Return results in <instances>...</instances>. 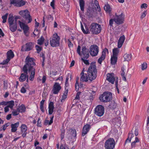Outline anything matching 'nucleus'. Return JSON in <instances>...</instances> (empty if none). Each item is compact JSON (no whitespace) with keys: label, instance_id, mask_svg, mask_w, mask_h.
<instances>
[{"label":"nucleus","instance_id":"obj_37","mask_svg":"<svg viewBox=\"0 0 149 149\" xmlns=\"http://www.w3.org/2000/svg\"><path fill=\"white\" fill-rule=\"evenodd\" d=\"M8 22L9 25L14 24V18L12 16L9 17L8 18Z\"/></svg>","mask_w":149,"mask_h":149},{"label":"nucleus","instance_id":"obj_20","mask_svg":"<svg viewBox=\"0 0 149 149\" xmlns=\"http://www.w3.org/2000/svg\"><path fill=\"white\" fill-rule=\"evenodd\" d=\"M125 40V37L124 35L120 37L118 40V48H121Z\"/></svg>","mask_w":149,"mask_h":149},{"label":"nucleus","instance_id":"obj_57","mask_svg":"<svg viewBox=\"0 0 149 149\" xmlns=\"http://www.w3.org/2000/svg\"><path fill=\"white\" fill-rule=\"evenodd\" d=\"M113 21H114V19H110L109 21V25L111 26H113Z\"/></svg>","mask_w":149,"mask_h":149},{"label":"nucleus","instance_id":"obj_29","mask_svg":"<svg viewBox=\"0 0 149 149\" xmlns=\"http://www.w3.org/2000/svg\"><path fill=\"white\" fill-rule=\"evenodd\" d=\"M79 4L81 10L84 11L85 5L84 1V0H79Z\"/></svg>","mask_w":149,"mask_h":149},{"label":"nucleus","instance_id":"obj_13","mask_svg":"<svg viewBox=\"0 0 149 149\" xmlns=\"http://www.w3.org/2000/svg\"><path fill=\"white\" fill-rule=\"evenodd\" d=\"M90 51L89 49L87 48L85 46H83L82 47L81 55H83V58L84 59H87L89 57V53Z\"/></svg>","mask_w":149,"mask_h":149},{"label":"nucleus","instance_id":"obj_30","mask_svg":"<svg viewBox=\"0 0 149 149\" xmlns=\"http://www.w3.org/2000/svg\"><path fill=\"white\" fill-rule=\"evenodd\" d=\"M109 108L113 109H115L116 107V104L115 102L113 101L109 105Z\"/></svg>","mask_w":149,"mask_h":149},{"label":"nucleus","instance_id":"obj_60","mask_svg":"<svg viewBox=\"0 0 149 149\" xmlns=\"http://www.w3.org/2000/svg\"><path fill=\"white\" fill-rule=\"evenodd\" d=\"M26 89L24 87H22L20 90V91L22 93H24L26 92Z\"/></svg>","mask_w":149,"mask_h":149},{"label":"nucleus","instance_id":"obj_24","mask_svg":"<svg viewBox=\"0 0 149 149\" xmlns=\"http://www.w3.org/2000/svg\"><path fill=\"white\" fill-rule=\"evenodd\" d=\"M132 55L131 54H125L123 56L124 61L128 62L131 59Z\"/></svg>","mask_w":149,"mask_h":149},{"label":"nucleus","instance_id":"obj_16","mask_svg":"<svg viewBox=\"0 0 149 149\" xmlns=\"http://www.w3.org/2000/svg\"><path fill=\"white\" fill-rule=\"evenodd\" d=\"M19 16H16L15 17L14 24L9 25V29L12 32H15L17 29V19H19Z\"/></svg>","mask_w":149,"mask_h":149},{"label":"nucleus","instance_id":"obj_25","mask_svg":"<svg viewBox=\"0 0 149 149\" xmlns=\"http://www.w3.org/2000/svg\"><path fill=\"white\" fill-rule=\"evenodd\" d=\"M27 76V77H28V76L27 74L23 73H22L19 78V81L21 82H23L25 81L26 79Z\"/></svg>","mask_w":149,"mask_h":149},{"label":"nucleus","instance_id":"obj_51","mask_svg":"<svg viewBox=\"0 0 149 149\" xmlns=\"http://www.w3.org/2000/svg\"><path fill=\"white\" fill-rule=\"evenodd\" d=\"M48 108L54 109V103L52 102H50L49 104Z\"/></svg>","mask_w":149,"mask_h":149},{"label":"nucleus","instance_id":"obj_3","mask_svg":"<svg viewBox=\"0 0 149 149\" xmlns=\"http://www.w3.org/2000/svg\"><path fill=\"white\" fill-rule=\"evenodd\" d=\"M60 37L56 33L53 34L52 37L50 38V44L51 46L54 47L58 46L59 45Z\"/></svg>","mask_w":149,"mask_h":149},{"label":"nucleus","instance_id":"obj_46","mask_svg":"<svg viewBox=\"0 0 149 149\" xmlns=\"http://www.w3.org/2000/svg\"><path fill=\"white\" fill-rule=\"evenodd\" d=\"M22 70L25 74L27 75L28 70L27 68V66H24Z\"/></svg>","mask_w":149,"mask_h":149},{"label":"nucleus","instance_id":"obj_54","mask_svg":"<svg viewBox=\"0 0 149 149\" xmlns=\"http://www.w3.org/2000/svg\"><path fill=\"white\" fill-rule=\"evenodd\" d=\"M9 123H7L2 126L3 130V131H5L6 130V127L9 126Z\"/></svg>","mask_w":149,"mask_h":149},{"label":"nucleus","instance_id":"obj_39","mask_svg":"<svg viewBox=\"0 0 149 149\" xmlns=\"http://www.w3.org/2000/svg\"><path fill=\"white\" fill-rule=\"evenodd\" d=\"M27 127L25 124H22L21 126V132H23L26 131L27 130Z\"/></svg>","mask_w":149,"mask_h":149},{"label":"nucleus","instance_id":"obj_19","mask_svg":"<svg viewBox=\"0 0 149 149\" xmlns=\"http://www.w3.org/2000/svg\"><path fill=\"white\" fill-rule=\"evenodd\" d=\"M84 68H83L82 72L81 73V76L80 78V81H81L87 82L88 81V78L87 77V75L86 74H84Z\"/></svg>","mask_w":149,"mask_h":149},{"label":"nucleus","instance_id":"obj_49","mask_svg":"<svg viewBox=\"0 0 149 149\" xmlns=\"http://www.w3.org/2000/svg\"><path fill=\"white\" fill-rule=\"evenodd\" d=\"M82 61L86 65H89V63L88 61V60H85V59H84L83 58H81Z\"/></svg>","mask_w":149,"mask_h":149},{"label":"nucleus","instance_id":"obj_11","mask_svg":"<svg viewBox=\"0 0 149 149\" xmlns=\"http://www.w3.org/2000/svg\"><path fill=\"white\" fill-rule=\"evenodd\" d=\"M34 44L33 42H30L26 43L25 45L22 47V51H29L33 48Z\"/></svg>","mask_w":149,"mask_h":149},{"label":"nucleus","instance_id":"obj_47","mask_svg":"<svg viewBox=\"0 0 149 149\" xmlns=\"http://www.w3.org/2000/svg\"><path fill=\"white\" fill-rule=\"evenodd\" d=\"M81 47L80 45H78V46L77 52V53L80 56H81Z\"/></svg>","mask_w":149,"mask_h":149},{"label":"nucleus","instance_id":"obj_55","mask_svg":"<svg viewBox=\"0 0 149 149\" xmlns=\"http://www.w3.org/2000/svg\"><path fill=\"white\" fill-rule=\"evenodd\" d=\"M37 125L39 127H41V121L40 118H39L38 120Z\"/></svg>","mask_w":149,"mask_h":149},{"label":"nucleus","instance_id":"obj_26","mask_svg":"<svg viewBox=\"0 0 149 149\" xmlns=\"http://www.w3.org/2000/svg\"><path fill=\"white\" fill-rule=\"evenodd\" d=\"M26 14L24 18H25L26 20H28V23H29L31 22L32 19L29 11H27Z\"/></svg>","mask_w":149,"mask_h":149},{"label":"nucleus","instance_id":"obj_31","mask_svg":"<svg viewBox=\"0 0 149 149\" xmlns=\"http://www.w3.org/2000/svg\"><path fill=\"white\" fill-rule=\"evenodd\" d=\"M119 50L117 48H115L113 50V56L118 57V55L119 53Z\"/></svg>","mask_w":149,"mask_h":149},{"label":"nucleus","instance_id":"obj_53","mask_svg":"<svg viewBox=\"0 0 149 149\" xmlns=\"http://www.w3.org/2000/svg\"><path fill=\"white\" fill-rule=\"evenodd\" d=\"M65 91L64 92V93L63 96L67 97L68 93V88H65Z\"/></svg>","mask_w":149,"mask_h":149},{"label":"nucleus","instance_id":"obj_9","mask_svg":"<svg viewBox=\"0 0 149 149\" xmlns=\"http://www.w3.org/2000/svg\"><path fill=\"white\" fill-rule=\"evenodd\" d=\"M10 4L14 6L19 7L24 6L26 3L25 1L22 0H9Z\"/></svg>","mask_w":149,"mask_h":149},{"label":"nucleus","instance_id":"obj_7","mask_svg":"<svg viewBox=\"0 0 149 149\" xmlns=\"http://www.w3.org/2000/svg\"><path fill=\"white\" fill-rule=\"evenodd\" d=\"M104 112V107L101 105H98L95 109L94 113L96 115L101 117L103 115Z\"/></svg>","mask_w":149,"mask_h":149},{"label":"nucleus","instance_id":"obj_45","mask_svg":"<svg viewBox=\"0 0 149 149\" xmlns=\"http://www.w3.org/2000/svg\"><path fill=\"white\" fill-rule=\"evenodd\" d=\"M35 47L36 48V50H37V52L38 53H39L42 50V48L37 45H36Z\"/></svg>","mask_w":149,"mask_h":149},{"label":"nucleus","instance_id":"obj_32","mask_svg":"<svg viewBox=\"0 0 149 149\" xmlns=\"http://www.w3.org/2000/svg\"><path fill=\"white\" fill-rule=\"evenodd\" d=\"M104 9L107 12L109 13H110L111 10L110 6L108 4L105 5Z\"/></svg>","mask_w":149,"mask_h":149},{"label":"nucleus","instance_id":"obj_58","mask_svg":"<svg viewBox=\"0 0 149 149\" xmlns=\"http://www.w3.org/2000/svg\"><path fill=\"white\" fill-rule=\"evenodd\" d=\"M54 2V0H52V1L50 3V6L53 9H54L55 8Z\"/></svg>","mask_w":149,"mask_h":149},{"label":"nucleus","instance_id":"obj_63","mask_svg":"<svg viewBox=\"0 0 149 149\" xmlns=\"http://www.w3.org/2000/svg\"><path fill=\"white\" fill-rule=\"evenodd\" d=\"M54 109L49 108V114L51 115L54 111Z\"/></svg>","mask_w":149,"mask_h":149},{"label":"nucleus","instance_id":"obj_27","mask_svg":"<svg viewBox=\"0 0 149 149\" xmlns=\"http://www.w3.org/2000/svg\"><path fill=\"white\" fill-rule=\"evenodd\" d=\"M17 110H18L19 112L23 113L24 112L26 111V107L24 104H22L18 108H17Z\"/></svg>","mask_w":149,"mask_h":149},{"label":"nucleus","instance_id":"obj_38","mask_svg":"<svg viewBox=\"0 0 149 149\" xmlns=\"http://www.w3.org/2000/svg\"><path fill=\"white\" fill-rule=\"evenodd\" d=\"M44 41V38L43 36H41L39 39L37 40V43L39 45H42Z\"/></svg>","mask_w":149,"mask_h":149},{"label":"nucleus","instance_id":"obj_56","mask_svg":"<svg viewBox=\"0 0 149 149\" xmlns=\"http://www.w3.org/2000/svg\"><path fill=\"white\" fill-rule=\"evenodd\" d=\"M50 123V121H49V120H45L44 122V125H50L52 124V123Z\"/></svg>","mask_w":149,"mask_h":149},{"label":"nucleus","instance_id":"obj_35","mask_svg":"<svg viewBox=\"0 0 149 149\" xmlns=\"http://www.w3.org/2000/svg\"><path fill=\"white\" fill-rule=\"evenodd\" d=\"M71 134L72 135L71 138H75L76 136V131L75 129H71Z\"/></svg>","mask_w":149,"mask_h":149},{"label":"nucleus","instance_id":"obj_14","mask_svg":"<svg viewBox=\"0 0 149 149\" xmlns=\"http://www.w3.org/2000/svg\"><path fill=\"white\" fill-rule=\"evenodd\" d=\"M106 52L108 53V50L106 48H105L103 49L101 56L98 60L97 62L99 64H101L102 61L105 58Z\"/></svg>","mask_w":149,"mask_h":149},{"label":"nucleus","instance_id":"obj_4","mask_svg":"<svg viewBox=\"0 0 149 149\" xmlns=\"http://www.w3.org/2000/svg\"><path fill=\"white\" fill-rule=\"evenodd\" d=\"M112 99L111 93L104 92L99 97L100 100L102 102H110Z\"/></svg>","mask_w":149,"mask_h":149},{"label":"nucleus","instance_id":"obj_6","mask_svg":"<svg viewBox=\"0 0 149 149\" xmlns=\"http://www.w3.org/2000/svg\"><path fill=\"white\" fill-rule=\"evenodd\" d=\"M115 146L114 139L109 138L107 140L105 143L104 147L106 149H113Z\"/></svg>","mask_w":149,"mask_h":149},{"label":"nucleus","instance_id":"obj_41","mask_svg":"<svg viewBox=\"0 0 149 149\" xmlns=\"http://www.w3.org/2000/svg\"><path fill=\"white\" fill-rule=\"evenodd\" d=\"M40 57L42 58V59H41L42 61V65H44V61L45 60V55L43 53H42L40 54Z\"/></svg>","mask_w":149,"mask_h":149},{"label":"nucleus","instance_id":"obj_34","mask_svg":"<svg viewBox=\"0 0 149 149\" xmlns=\"http://www.w3.org/2000/svg\"><path fill=\"white\" fill-rule=\"evenodd\" d=\"M27 11H29L27 10H21L19 12V14L23 18L26 15Z\"/></svg>","mask_w":149,"mask_h":149},{"label":"nucleus","instance_id":"obj_64","mask_svg":"<svg viewBox=\"0 0 149 149\" xmlns=\"http://www.w3.org/2000/svg\"><path fill=\"white\" fill-rule=\"evenodd\" d=\"M134 136V135L133 133H129L128 135V137L129 138H130L131 140L132 138Z\"/></svg>","mask_w":149,"mask_h":149},{"label":"nucleus","instance_id":"obj_52","mask_svg":"<svg viewBox=\"0 0 149 149\" xmlns=\"http://www.w3.org/2000/svg\"><path fill=\"white\" fill-rule=\"evenodd\" d=\"M68 47L70 48V47H73V45L72 43L71 42V41L70 40L68 39Z\"/></svg>","mask_w":149,"mask_h":149},{"label":"nucleus","instance_id":"obj_59","mask_svg":"<svg viewBox=\"0 0 149 149\" xmlns=\"http://www.w3.org/2000/svg\"><path fill=\"white\" fill-rule=\"evenodd\" d=\"M147 6L148 5L147 4L145 3H144L141 4V8H147Z\"/></svg>","mask_w":149,"mask_h":149},{"label":"nucleus","instance_id":"obj_2","mask_svg":"<svg viewBox=\"0 0 149 149\" xmlns=\"http://www.w3.org/2000/svg\"><path fill=\"white\" fill-rule=\"evenodd\" d=\"M90 30L92 34L97 35L100 33L102 27L100 24L96 23H92L90 25Z\"/></svg>","mask_w":149,"mask_h":149},{"label":"nucleus","instance_id":"obj_22","mask_svg":"<svg viewBox=\"0 0 149 149\" xmlns=\"http://www.w3.org/2000/svg\"><path fill=\"white\" fill-rule=\"evenodd\" d=\"M84 26L85 27V30L84 29L82 23L81 22V29L83 33L85 34H88L89 33H90L89 32L88 27L86 24H85Z\"/></svg>","mask_w":149,"mask_h":149},{"label":"nucleus","instance_id":"obj_15","mask_svg":"<svg viewBox=\"0 0 149 149\" xmlns=\"http://www.w3.org/2000/svg\"><path fill=\"white\" fill-rule=\"evenodd\" d=\"M61 88L60 84L58 82H56L54 83L52 88L53 93L54 94H58Z\"/></svg>","mask_w":149,"mask_h":149},{"label":"nucleus","instance_id":"obj_17","mask_svg":"<svg viewBox=\"0 0 149 149\" xmlns=\"http://www.w3.org/2000/svg\"><path fill=\"white\" fill-rule=\"evenodd\" d=\"M35 61L33 58L27 56L25 59L26 64L24 65H35Z\"/></svg>","mask_w":149,"mask_h":149},{"label":"nucleus","instance_id":"obj_23","mask_svg":"<svg viewBox=\"0 0 149 149\" xmlns=\"http://www.w3.org/2000/svg\"><path fill=\"white\" fill-rule=\"evenodd\" d=\"M107 79L111 84H113L115 78L114 77L110 75V74H108L107 75Z\"/></svg>","mask_w":149,"mask_h":149},{"label":"nucleus","instance_id":"obj_5","mask_svg":"<svg viewBox=\"0 0 149 149\" xmlns=\"http://www.w3.org/2000/svg\"><path fill=\"white\" fill-rule=\"evenodd\" d=\"M15 55L13 52L11 50H8L6 53L7 58L4 60L2 63H0L1 65H5L7 64L14 57Z\"/></svg>","mask_w":149,"mask_h":149},{"label":"nucleus","instance_id":"obj_8","mask_svg":"<svg viewBox=\"0 0 149 149\" xmlns=\"http://www.w3.org/2000/svg\"><path fill=\"white\" fill-rule=\"evenodd\" d=\"M90 53L92 56H95L97 55L99 52V47L95 45H91L90 47Z\"/></svg>","mask_w":149,"mask_h":149},{"label":"nucleus","instance_id":"obj_43","mask_svg":"<svg viewBox=\"0 0 149 149\" xmlns=\"http://www.w3.org/2000/svg\"><path fill=\"white\" fill-rule=\"evenodd\" d=\"M19 113L18 110H17V109L16 110L12 111V114L13 116H15L19 115Z\"/></svg>","mask_w":149,"mask_h":149},{"label":"nucleus","instance_id":"obj_62","mask_svg":"<svg viewBox=\"0 0 149 149\" xmlns=\"http://www.w3.org/2000/svg\"><path fill=\"white\" fill-rule=\"evenodd\" d=\"M93 3L96 6L99 5L98 1L97 0H92Z\"/></svg>","mask_w":149,"mask_h":149},{"label":"nucleus","instance_id":"obj_28","mask_svg":"<svg viewBox=\"0 0 149 149\" xmlns=\"http://www.w3.org/2000/svg\"><path fill=\"white\" fill-rule=\"evenodd\" d=\"M117 59L118 57L114 56H111V64L112 65H115L117 61Z\"/></svg>","mask_w":149,"mask_h":149},{"label":"nucleus","instance_id":"obj_36","mask_svg":"<svg viewBox=\"0 0 149 149\" xmlns=\"http://www.w3.org/2000/svg\"><path fill=\"white\" fill-rule=\"evenodd\" d=\"M45 101V100H42L40 102V109L41 111L42 112H44L45 111V110H44V107L43 106V105Z\"/></svg>","mask_w":149,"mask_h":149},{"label":"nucleus","instance_id":"obj_61","mask_svg":"<svg viewBox=\"0 0 149 149\" xmlns=\"http://www.w3.org/2000/svg\"><path fill=\"white\" fill-rule=\"evenodd\" d=\"M8 104V101H3L1 102H0V105H6Z\"/></svg>","mask_w":149,"mask_h":149},{"label":"nucleus","instance_id":"obj_44","mask_svg":"<svg viewBox=\"0 0 149 149\" xmlns=\"http://www.w3.org/2000/svg\"><path fill=\"white\" fill-rule=\"evenodd\" d=\"M87 15L89 16H91L93 15V11L92 10L88 9L87 11Z\"/></svg>","mask_w":149,"mask_h":149},{"label":"nucleus","instance_id":"obj_42","mask_svg":"<svg viewBox=\"0 0 149 149\" xmlns=\"http://www.w3.org/2000/svg\"><path fill=\"white\" fill-rule=\"evenodd\" d=\"M81 93V92H77V93L76 95V96L75 98V99H74L73 101V102H75L76 100H79V99H80L79 96L80 95Z\"/></svg>","mask_w":149,"mask_h":149},{"label":"nucleus","instance_id":"obj_10","mask_svg":"<svg viewBox=\"0 0 149 149\" xmlns=\"http://www.w3.org/2000/svg\"><path fill=\"white\" fill-rule=\"evenodd\" d=\"M20 27L24 31V33L26 36L28 37L29 36V33H28L29 30V27L28 25L25 24L24 23L21 22L20 20L18 21Z\"/></svg>","mask_w":149,"mask_h":149},{"label":"nucleus","instance_id":"obj_18","mask_svg":"<svg viewBox=\"0 0 149 149\" xmlns=\"http://www.w3.org/2000/svg\"><path fill=\"white\" fill-rule=\"evenodd\" d=\"M91 128V126L89 124H87L84 125L83 127L81 136H84L87 133Z\"/></svg>","mask_w":149,"mask_h":149},{"label":"nucleus","instance_id":"obj_50","mask_svg":"<svg viewBox=\"0 0 149 149\" xmlns=\"http://www.w3.org/2000/svg\"><path fill=\"white\" fill-rule=\"evenodd\" d=\"M121 75L122 77L123 80L125 81H126V77L125 76V72H122L121 74Z\"/></svg>","mask_w":149,"mask_h":149},{"label":"nucleus","instance_id":"obj_48","mask_svg":"<svg viewBox=\"0 0 149 149\" xmlns=\"http://www.w3.org/2000/svg\"><path fill=\"white\" fill-rule=\"evenodd\" d=\"M147 14V12L146 11H145L141 15L140 18L141 19H142L145 17Z\"/></svg>","mask_w":149,"mask_h":149},{"label":"nucleus","instance_id":"obj_12","mask_svg":"<svg viewBox=\"0 0 149 149\" xmlns=\"http://www.w3.org/2000/svg\"><path fill=\"white\" fill-rule=\"evenodd\" d=\"M114 20L115 22L118 24L123 23L124 21L123 14L122 13L118 15H116L114 18Z\"/></svg>","mask_w":149,"mask_h":149},{"label":"nucleus","instance_id":"obj_1","mask_svg":"<svg viewBox=\"0 0 149 149\" xmlns=\"http://www.w3.org/2000/svg\"><path fill=\"white\" fill-rule=\"evenodd\" d=\"M97 70L96 66H90L87 71V77L91 81L95 80L97 77Z\"/></svg>","mask_w":149,"mask_h":149},{"label":"nucleus","instance_id":"obj_21","mask_svg":"<svg viewBox=\"0 0 149 149\" xmlns=\"http://www.w3.org/2000/svg\"><path fill=\"white\" fill-rule=\"evenodd\" d=\"M19 122H17L16 123L14 124H12L10 125L11 128V131L12 132H15L17 130V128L19 125Z\"/></svg>","mask_w":149,"mask_h":149},{"label":"nucleus","instance_id":"obj_33","mask_svg":"<svg viewBox=\"0 0 149 149\" xmlns=\"http://www.w3.org/2000/svg\"><path fill=\"white\" fill-rule=\"evenodd\" d=\"M8 105L7 106L9 108H10L11 109H12L14 105V101L12 100L10 101H8Z\"/></svg>","mask_w":149,"mask_h":149},{"label":"nucleus","instance_id":"obj_40","mask_svg":"<svg viewBox=\"0 0 149 149\" xmlns=\"http://www.w3.org/2000/svg\"><path fill=\"white\" fill-rule=\"evenodd\" d=\"M8 14L6 13L2 17V18L3 19L2 22L3 23H5L6 22L7 19V18Z\"/></svg>","mask_w":149,"mask_h":149}]
</instances>
